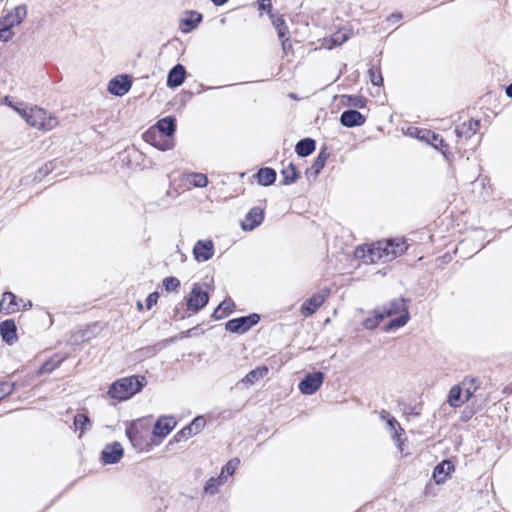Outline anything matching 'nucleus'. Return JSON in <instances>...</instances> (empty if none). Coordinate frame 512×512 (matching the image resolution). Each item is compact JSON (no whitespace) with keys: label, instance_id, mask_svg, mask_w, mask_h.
<instances>
[{"label":"nucleus","instance_id":"obj_1","mask_svg":"<svg viewBox=\"0 0 512 512\" xmlns=\"http://www.w3.org/2000/svg\"><path fill=\"white\" fill-rule=\"evenodd\" d=\"M5 102L12 107L15 111H17L29 124L30 126L37 128L42 131H49L55 128L58 124V120L53 115H47L46 110L33 106V107H25L19 108L18 106L13 105L11 102H8V97H5Z\"/></svg>","mask_w":512,"mask_h":512},{"label":"nucleus","instance_id":"obj_2","mask_svg":"<svg viewBox=\"0 0 512 512\" xmlns=\"http://www.w3.org/2000/svg\"><path fill=\"white\" fill-rule=\"evenodd\" d=\"M146 383L144 376L124 377L111 384L108 395L113 399L124 401L139 393Z\"/></svg>","mask_w":512,"mask_h":512},{"label":"nucleus","instance_id":"obj_3","mask_svg":"<svg viewBox=\"0 0 512 512\" xmlns=\"http://www.w3.org/2000/svg\"><path fill=\"white\" fill-rule=\"evenodd\" d=\"M408 302L409 300L402 297L395 298L391 300L386 306L380 308V312L384 318L398 315L385 326V331H391L395 328L403 327L407 324L410 318L407 306Z\"/></svg>","mask_w":512,"mask_h":512},{"label":"nucleus","instance_id":"obj_4","mask_svg":"<svg viewBox=\"0 0 512 512\" xmlns=\"http://www.w3.org/2000/svg\"><path fill=\"white\" fill-rule=\"evenodd\" d=\"M126 435L132 446L139 451L145 450L150 445L149 427L140 420L130 423L126 429Z\"/></svg>","mask_w":512,"mask_h":512},{"label":"nucleus","instance_id":"obj_5","mask_svg":"<svg viewBox=\"0 0 512 512\" xmlns=\"http://www.w3.org/2000/svg\"><path fill=\"white\" fill-rule=\"evenodd\" d=\"M260 321V316L256 313H252L248 316H242L229 320L225 328L227 331L236 334H244L249 331Z\"/></svg>","mask_w":512,"mask_h":512},{"label":"nucleus","instance_id":"obj_6","mask_svg":"<svg viewBox=\"0 0 512 512\" xmlns=\"http://www.w3.org/2000/svg\"><path fill=\"white\" fill-rule=\"evenodd\" d=\"M209 302V294L204 291L202 287L195 283L191 289L190 295L187 299L188 310L197 313L203 309Z\"/></svg>","mask_w":512,"mask_h":512},{"label":"nucleus","instance_id":"obj_7","mask_svg":"<svg viewBox=\"0 0 512 512\" xmlns=\"http://www.w3.org/2000/svg\"><path fill=\"white\" fill-rule=\"evenodd\" d=\"M324 381V374L321 371H316L307 374L299 383V390L304 395H313L322 386Z\"/></svg>","mask_w":512,"mask_h":512},{"label":"nucleus","instance_id":"obj_8","mask_svg":"<svg viewBox=\"0 0 512 512\" xmlns=\"http://www.w3.org/2000/svg\"><path fill=\"white\" fill-rule=\"evenodd\" d=\"M123 447L119 442L107 444L101 452V460L104 464H116L123 457Z\"/></svg>","mask_w":512,"mask_h":512},{"label":"nucleus","instance_id":"obj_9","mask_svg":"<svg viewBox=\"0 0 512 512\" xmlns=\"http://www.w3.org/2000/svg\"><path fill=\"white\" fill-rule=\"evenodd\" d=\"M193 255L198 262H205L211 259L214 255L212 240H198L193 247Z\"/></svg>","mask_w":512,"mask_h":512},{"label":"nucleus","instance_id":"obj_10","mask_svg":"<svg viewBox=\"0 0 512 512\" xmlns=\"http://www.w3.org/2000/svg\"><path fill=\"white\" fill-rule=\"evenodd\" d=\"M132 82L128 75L116 76L109 81L108 91L115 96L125 95L131 88Z\"/></svg>","mask_w":512,"mask_h":512},{"label":"nucleus","instance_id":"obj_11","mask_svg":"<svg viewBox=\"0 0 512 512\" xmlns=\"http://www.w3.org/2000/svg\"><path fill=\"white\" fill-rule=\"evenodd\" d=\"M381 246L377 243L372 244L371 246L365 248H357L355 251V255L358 258H362L365 263H376L379 261L383 262V255L380 252Z\"/></svg>","mask_w":512,"mask_h":512},{"label":"nucleus","instance_id":"obj_12","mask_svg":"<svg viewBox=\"0 0 512 512\" xmlns=\"http://www.w3.org/2000/svg\"><path fill=\"white\" fill-rule=\"evenodd\" d=\"M143 139L148 144L162 151H166L172 148L171 141L168 139H163L162 136L158 133V131L155 130L154 128L148 129L143 134Z\"/></svg>","mask_w":512,"mask_h":512},{"label":"nucleus","instance_id":"obj_13","mask_svg":"<svg viewBox=\"0 0 512 512\" xmlns=\"http://www.w3.org/2000/svg\"><path fill=\"white\" fill-rule=\"evenodd\" d=\"M327 293L320 292L312 295L301 306V314L304 317L313 315L317 309L324 303Z\"/></svg>","mask_w":512,"mask_h":512},{"label":"nucleus","instance_id":"obj_14","mask_svg":"<svg viewBox=\"0 0 512 512\" xmlns=\"http://www.w3.org/2000/svg\"><path fill=\"white\" fill-rule=\"evenodd\" d=\"M365 121V116L354 109L345 110L340 115L341 125L347 128L361 126L365 123Z\"/></svg>","mask_w":512,"mask_h":512},{"label":"nucleus","instance_id":"obj_15","mask_svg":"<svg viewBox=\"0 0 512 512\" xmlns=\"http://www.w3.org/2000/svg\"><path fill=\"white\" fill-rule=\"evenodd\" d=\"M263 219V210L258 207H253L246 214L244 220L241 223V227L245 231H252L263 222Z\"/></svg>","mask_w":512,"mask_h":512},{"label":"nucleus","instance_id":"obj_16","mask_svg":"<svg viewBox=\"0 0 512 512\" xmlns=\"http://www.w3.org/2000/svg\"><path fill=\"white\" fill-rule=\"evenodd\" d=\"M378 245L381 246V254L383 255V262H388L393 260L398 254L404 251L402 244H395L393 240H387L385 242H378Z\"/></svg>","mask_w":512,"mask_h":512},{"label":"nucleus","instance_id":"obj_17","mask_svg":"<svg viewBox=\"0 0 512 512\" xmlns=\"http://www.w3.org/2000/svg\"><path fill=\"white\" fill-rule=\"evenodd\" d=\"M27 16V6L24 4L18 5L13 10L9 11L5 16L1 19L3 21H7V24L13 28L22 23V21Z\"/></svg>","mask_w":512,"mask_h":512},{"label":"nucleus","instance_id":"obj_18","mask_svg":"<svg viewBox=\"0 0 512 512\" xmlns=\"http://www.w3.org/2000/svg\"><path fill=\"white\" fill-rule=\"evenodd\" d=\"M454 471V464L450 460H443L433 471V479L436 484L444 483L450 474Z\"/></svg>","mask_w":512,"mask_h":512},{"label":"nucleus","instance_id":"obj_19","mask_svg":"<svg viewBox=\"0 0 512 512\" xmlns=\"http://www.w3.org/2000/svg\"><path fill=\"white\" fill-rule=\"evenodd\" d=\"M175 426L176 421L173 417H160L154 425L153 434L158 437H165L174 429Z\"/></svg>","mask_w":512,"mask_h":512},{"label":"nucleus","instance_id":"obj_20","mask_svg":"<svg viewBox=\"0 0 512 512\" xmlns=\"http://www.w3.org/2000/svg\"><path fill=\"white\" fill-rule=\"evenodd\" d=\"M0 334L7 344H13L17 340V328L14 320L7 319L0 323Z\"/></svg>","mask_w":512,"mask_h":512},{"label":"nucleus","instance_id":"obj_21","mask_svg":"<svg viewBox=\"0 0 512 512\" xmlns=\"http://www.w3.org/2000/svg\"><path fill=\"white\" fill-rule=\"evenodd\" d=\"M185 76V67L181 64L175 65L168 73L167 86L170 88L179 87L185 81Z\"/></svg>","mask_w":512,"mask_h":512},{"label":"nucleus","instance_id":"obj_22","mask_svg":"<svg viewBox=\"0 0 512 512\" xmlns=\"http://www.w3.org/2000/svg\"><path fill=\"white\" fill-rule=\"evenodd\" d=\"M19 310V305L17 302V297L12 292H5L3 294V298L0 301V313L9 315L11 313L17 312Z\"/></svg>","mask_w":512,"mask_h":512},{"label":"nucleus","instance_id":"obj_23","mask_svg":"<svg viewBox=\"0 0 512 512\" xmlns=\"http://www.w3.org/2000/svg\"><path fill=\"white\" fill-rule=\"evenodd\" d=\"M153 128L157 130L161 136L171 137L176 130L175 119L173 117L160 119Z\"/></svg>","mask_w":512,"mask_h":512},{"label":"nucleus","instance_id":"obj_24","mask_svg":"<svg viewBox=\"0 0 512 512\" xmlns=\"http://www.w3.org/2000/svg\"><path fill=\"white\" fill-rule=\"evenodd\" d=\"M276 176V171L269 167L259 169L254 175L257 183L262 186L272 185L276 181Z\"/></svg>","mask_w":512,"mask_h":512},{"label":"nucleus","instance_id":"obj_25","mask_svg":"<svg viewBox=\"0 0 512 512\" xmlns=\"http://www.w3.org/2000/svg\"><path fill=\"white\" fill-rule=\"evenodd\" d=\"M480 126L479 121L477 120H470L469 122H465L459 126L456 127L455 133L458 138H470L474 134H476L478 128Z\"/></svg>","mask_w":512,"mask_h":512},{"label":"nucleus","instance_id":"obj_26","mask_svg":"<svg viewBox=\"0 0 512 512\" xmlns=\"http://www.w3.org/2000/svg\"><path fill=\"white\" fill-rule=\"evenodd\" d=\"M447 402L451 407L457 408L467 402L461 385H454L448 394Z\"/></svg>","mask_w":512,"mask_h":512},{"label":"nucleus","instance_id":"obj_27","mask_svg":"<svg viewBox=\"0 0 512 512\" xmlns=\"http://www.w3.org/2000/svg\"><path fill=\"white\" fill-rule=\"evenodd\" d=\"M316 142L311 138H304L298 141L295 146V152L300 157H307L314 152Z\"/></svg>","mask_w":512,"mask_h":512},{"label":"nucleus","instance_id":"obj_28","mask_svg":"<svg viewBox=\"0 0 512 512\" xmlns=\"http://www.w3.org/2000/svg\"><path fill=\"white\" fill-rule=\"evenodd\" d=\"M328 157L329 154L326 152L325 149L320 151L314 163L311 165L310 168L307 169L306 174L317 177L321 170L324 168Z\"/></svg>","mask_w":512,"mask_h":512},{"label":"nucleus","instance_id":"obj_29","mask_svg":"<svg viewBox=\"0 0 512 512\" xmlns=\"http://www.w3.org/2000/svg\"><path fill=\"white\" fill-rule=\"evenodd\" d=\"M233 308H234V302L230 299H225L213 311L212 317L215 320L223 319L233 311Z\"/></svg>","mask_w":512,"mask_h":512},{"label":"nucleus","instance_id":"obj_30","mask_svg":"<svg viewBox=\"0 0 512 512\" xmlns=\"http://www.w3.org/2000/svg\"><path fill=\"white\" fill-rule=\"evenodd\" d=\"M281 175L283 177V185H291L299 177V173L297 172L296 167L292 162L289 163L284 169H282Z\"/></svg>","mask_w":512,"mask_h":512},{"label":"nucleus","instance_id":"obj_31","mask_svg":"<svg viewBox=\"0 0 512 512\" xmlns=\"http://www.w3.org/2000/svg\"><path fill=\"white\" fill-rule=\"evenodd\" d=\"M387 424L390 428L393 440L397 443L401 449V434L404 432L398 421L394 417L387 418Z\"/></svg>","mask_w":512,"mask_h":512},{"label":"nucleus","instance_id":"obj_32","mask_svg":"<svg viewBox=\"0 0 512 512\" xmlns=\"http://www.w3.org/2000/svg\"><path fill=\"white\" fill-rule=\"evenodd\" d=\"M373 316H369L363 321L364 328L368 330H373L378 327L381 321L384 319L383 315L380 312V308H377L373 312Z\"/></svg>","mask_w":512,"mask_h":512},{"label":"nucleus","instance_id":"obj_33","mask_svg":"<svg viewBox=\"0 0 512 512\" xmlns=\"http://www.w3.org/2000/svg\"><path fill=\"white\" fill-rule=\"evenodd\" d=\"M239 464L240 460L238 458L231 459L222 467L219 477L226 482L227 478L235 473Z\"/></svg>","mask_w":512,"mask_h":512},{"label":"nucleus","instance_id":"obj_34","mask_svg":"<svg viewBox=\"0 0 512 512\" xmlns=\"http://www.w3.org/2000/svg\"><path fill=\"white\" fill-rule=\"evenodd\" d=\"M225 482L218 477L209 478L204 485V493L207 495H215L218 493L219 487Z\"/></svg>","mask_w":512,"mask_h":512},{"label":"nucleus","instance_id":"obj_35","mask_svg":"<svg viewBox=\"0 0 512 512\" xmlns=\"http://www.w3.org/2000/svg\"><path fill=\"white\" fill-rule=\"evenodd\" d=\"M268 373V369L266 367H258L252 371H250L245 378L242 380L245 384H254L259 379L263 378Z\"/></svg>","mask_w":512,"mask_h":512},{"label":"nucleus","instance_id":"obj_36","mask_svg":"<svg viewBox=\"0 0 512 512\" xmlns=\"http://www.w3.org/2000/svg\"><path fill=\"white\" fill-rule=\"evenodd\" d=\"M270 18L272 20L274 28L277 30L279 39L282 40L286 36V33L288 32L285 20L281 16L276 17L273 14L270 15Z\"/></svg>","mask_w":512,"mask_h":512},{"label":"nucleus","instance_id":"obj_37","mask_svg":"<svg viewBox=\"0 0 512 512\" xmlns=\"http://www.w3.org/2000/svg\"><path fill=\"white\" fill-rule=\"evenodd\" d=\"M475 381L476 380L474 378H465L460 384L463 387V394L467 401L470 400L477 390Z\"/></svg>","mask_w":512,"mask_h":512},{"label":"nucleus","instance_id":"obj_38","mask_svg":"<svg viewBox=\"0 0 512 512\" xmlns=\"http://www.w3.org/2000/svg\"><path fill=\"white\" fill-rule=\"evenodd\" d=\"M188 182L194 187L204 188L208 184V178L202 173H191L188 176Z\"/></svg>","mask_w":512,"mask_h":512},{"label":"nucleus","instance_id":"obj_39","mask_svg":"<svg viewBox=\"0 0 512 512\" xmlns=\"http://www.w3.org/2000/svg\"><path fill=\"white\" fill-rule=\"evenodd\" d=\"M64 357L55 356L49 360H47L41 367L40 371L42 373H51L56 368L60 366V364L63 362Z\"/></svg>","mask_w":512,"mask_h":512},{"label":"nucleus","instance_id":"obj_40","mask_svg":"<svg viewBox=\"0 0 512 512\" xmlns=\"http://www.w3.org/2000/svg\"><path fill=\"white\" fill-rule=\"evenodd\" d=\"M74 425L76 429H80V436L89 428L90 420L85 414H77L74 417Z\"/></svg>","mask_w":512,"mask_h":512},{"label":"nucleus","instance_id":"obj_41","mask_svg":"<svg viewBox=\"0 0 512 512\" xmlns=\"http://www.w3.org/2000/svg\"><path fill=\"white\" fill-rule=\"evenodd\" d=\"M14 36L12 28L7 24V21L0 19V41L7 42Z\"/></svg>","mask_w":512,"mask_h":512},{"label":"nucleus","instance_id":"obj_42","mask_svg":"<svg viewBox=\"0 0 512 512\" xmlns=\"http://www.w3.org/2000/svg\"><path fill=\"white\" fill-rule=\"evenodd\" d=\"M409 135L416 137L417 139L427 143L430 136V130L428 129H419L417 127L408 128Z\"/></svg>","mask_w":512,"mask_h":512},{"label":"nucleus","instance_id":"obj_43","mask_svg":"<svg viewBox=\"0 0 512 512\" xmlns=\"http://www.w3.org/2000/svg\"><path fill=\"white\" fill-rule=\"evenodd\" d=\"M368 76H369L370 82L374 86H381L383 84V77H382V74H381V71L379 68L371 67L368 70Z\"/></svg>","mask_w":512,"mask_h":512},{"label":"nucleus","instance_id":"obj_44","mask_svg":"<svg viewBox=\"0 0 512 512\" xmlns=\"http://www.w3.org/2000/svg\"><path fill=\"white\" fill-rule=\"evenodd\" d=\"M162 284L167 292H176L180 288V281L173 276L164 278Z\"/></svg>","mask_w":512,"mask_h":512},{"label":"nucleus","instance_id":"obj_45","mask_svg":"<svg viewBox=\"0 0 512 512\" xmlns=\"http://www.w3.org/2000/svg\"><path fill=\"white\" fill-rule=\"evenodd\" d=\"M427 144L433 146L436 149H441V150L443 147H446V144L444 143V139L439 134H436L435 132H433L431 130H430V136H429V140H428Z\"/></svg>","mask_w":512,"mask_h":512},{"label":"nucleus","instance_id":"obj_46","mask_svg":"<svg viewBox=\"0 0 512 512\" xmlns=\"http://www.w3.org/2000/svg\"><path fill=\"white\" fill-rule=\"evenodd\" d=\"M191 17L189 19H184L183 24L189 26V30L196 28V26L201 22L202 15L198 12L191 11Z\"/></svg>","mask_w":512,"mask_h":512},{"label":"nucleus","instance_id":"obj_47","mask_svg":"<svg viewBox=\"0 0 512 512\" xmlns=\"http://www.w3.org/2000/svg\"><path fill=\"white\" fill-rule=\"evenodd\" d=\"M205 424V418L203 416H198L191 422L190 425H188V427L191 428L193 435H196L205 427Z\"/></svg>","mask_w":512,"mask_h":512},{"label":"nucleus","instance_id":"obj_48","mask_svg":"<svg viewBox=\"0 0 512 512\" xmlns=\"http://www.w3.org/2000/svg\"><path fill=\"white\" fill-rule=\"evenodd\" d=\"M347 98V103H345L346 105H349V106H352V107H356V108H363L365 107L366 105V98H364L363 96H345Z\"/></svg>","mask_w":512,"mask_h":512},{"label":"nucleus","instance_id":"obj_49","mask_svg":"<svg viewBox=\"0 0 512 512\" xmlns=\"http://www.w3.org/2000/svg\"><path fill=\"white\" fill-rule=\"evenodd\" d=\"M348 39V36L346 33H343V32H336L335 34L332 35L330 41H331V45H329V48L331 49L332 47L334 46H339V45H342L344 42H346Z\"/></svg>","mask_w":512,"mask_h":512},{"label":"nucleus","instance_id":"obj_50","mask_svg":"<svg viewBox=\"0 0 512 512\" xmlns=\"http://www.w3.org/2000/svg\"><path fill=\"white\" fill-rule=\"evenodd\" d=\"M14 388L13 383L9 382H2L0 383V400L3 399L5 396H8L12 393Z\"/></svg>","mask_w":512,"mask_h":512},{"label":"nucleus","instance_id":"obj_51","mask_svg":"<svg viewBox=\"0 0 512 512\" xmlns=\"http://www.w3.org/2000/svg\"><path fill=\"white\" fill-rule=\"evenodd\" d=\"M192 436H193V433L191 432V428L186 426L182 430L177 432V434L175 435V439H176V441H181L183 439H188Z\"/></svg>","mask_w":512,"mask_h":512},{"label":"nucleus","instance_id":"obj_52","mask_svg":"<svg viewBox=\"0 0 512 512\" xmlns=\"http://www.w3.org/2000/svg\"><path fill=\"white\" fill-rule=\"evenodd\" d=\"M159 295L157 292H152L146 298V306L151 309L158 301Z\"/></svg>","mask_w":512,"mask_h":512},{"label":"nucleus","instance_id":"obj_53","mask_svg":"<svg viewBox=\"0 0 512 512\" xmlns=\"http://www.w3.org/2000/svg\"><path fill=\"white\" fill-rule=\"evenodd\" d=\"M259 5V10L266 11L269 15H271V0H257Z\"/></svg>","mask_w":512,"mask_h":512},{"label":"nucleus","instance_id":"obj_54","mask_svg":"<svg viewBox=\"0 0 512 512\" xmlns=\"http://www.w3.org/2000/svg\"><path fill=\"white\" fill-rule=\"evenodd\" d=\"M282 49L284 53H287V50L292 47L291 43L289 42V39H282Z\"/></svg>","mask_w":512,"mask_h":512},{"label":"nucleus","instance_id":"obj_55","mask_svg":"<svg viewBox=\"0 0 512 512\" xmlns=\"http://www.w3.org/2000/svg\"><path fill=\"white\" fill-rule=\"evenodd\" d=\"M402 18V14L400 13H394L390 16L389 20H392L393 22H396Z\"/></svg>","mask_w":512,"mask_h":512},{"label":"nucleus","instance_id":"obj_56","mask_svg":"<svg viewBox=\"0 0 512 512\" xmlns=\"http://www.w3.org/2000/svg\"><path fill=\"white\" fill-rule=\"evenodd\" d=\"M228 0H211V2L216 6L224 5Z\"/></svg>","mask_w":512,"mask_h":512},{"label":"nucleus","instance_id":"obj_57","mask_svg":"<svg viewBox=\"0 0 512 512\" xmlns=\"http://www.w3.org/2000/svg\"><path fill=\"white\" fill-rule=\"evenodd\" d=\"M389 417H391V415H390V413H389V412H387V411H385V410H382V411H381V418H382L383 420H386V421H387V418H389Z\"/></svg>","mask_w":512,"mask_h":512},{"label":"nucleus","instance_id":"obj_58","mask_svg":"<svg viewBox=\"0 0 512 512\" xmlns=\"http://www.w3.org/2000/svg\"><path fill=\"white\" fill-rule=\"evenodd\" d=\"M506 95L512 99V83L506 88Z\"/></svg>","mask_w":512,"mask_h":512},{"label":"nucleus","instance_id":"obj_59","mask_svg":"<svg viewBox=\"0 0 512 512\" xmlns=\"http://www.w3.org/2000/svg\"><path fill=\"white\" fill-rule=\"evenodd\" d=\"M409 413L415 416H418L420 414L416 407H411Z\"/></svg>","mask_w":512,"mask_h":512},{"label":"nucleus","instance_id":"obj_60","mask_svg":"<svg viewBox=\"0 0 512 512\" xmlns=\"http://www.w3.org/2000/svg\"><path fill=\"white\" fill-rule=\"evenodd\" d=\"M189 336V331H186V332H182L181 335H180V338H185V337H188Z\"/></svg>","mask_w":512,"mask_h":512},{"label":"nucleus","instance_id":"obj_61","mask_svg":"<svg viewBox=\"0 0 512 512\" xmlns=\"http://www.w3.org/2000/svg\"><path fill=\"white\" fill-rule=\"evenodd\" d=\"M175 339H176V337H172V338L164 340L163 343H165V344L170 343V342H173Z\"/></svg>","mask_w":512,"mask_h":512},{"label":"nucleus","instance_id":"obj_62","mask_svg":"<svg viewBox=\"0 0 512 512\" xmlns=\"http://www.w3.org/2000/svg\"><path fill=\"white\" fill-rule=\"evenodd\" d=\"M148 350H152L154 353H156L157 351H159V349L156 348V346L154 347H150V348H147Z\"/></svg>","mask_w":512,"mask_h":512},{"label":"nucleus","instance_id":"obj_63","mask_svg":"<svg viewBox=\"0 0 512 512\" xmlns=\"http://www.w3.org/2000/svg\"><path fill=\"white\" fill-rule=\"evenodd\" d=\"M4 0H0V3L3 2Z\"/></svg>","mask_w":512,"mask_h":512}]
</instances>
